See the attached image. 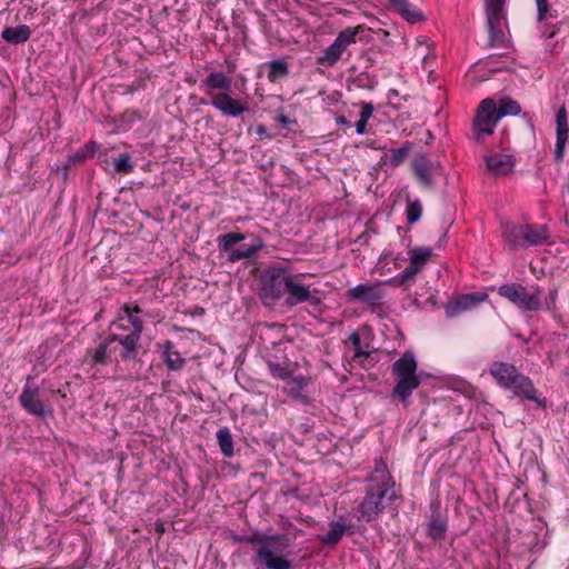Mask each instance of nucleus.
I'll list each match as a JSON object with an SVG mask.
<instances>
[{
    "label": "nucleus",
    "mask_w": 569,
    "mask_h": 569,
    "mask_svg": "<svg viewBox=\"0 0 569 569\" xmlns=\"http://www.w3.org/2000/svg\"><path fill=\"white\" fill-rule=\"evenodd\" d=\"M397 498L395 481L382 460L376 461L372 475L368 478V487L359 512L361 519L370 522Z\"/></svg>",
    "instance_id": "nucleus-1"
},
{
    "label": "nucleus",
    "mask_w": 569,
    "mask_h": 569,
    "mask_svg": "<svg viewBox=\"0 0 569 569\" xmlns=\"http://www.w3.org/2000/svg\"><path fill=\"white\" fill-rule=\"evenodd\" d=\"M489 372L501 388L511 391L515 397L536 402L542 408L546 407V399L538 396L531 379L519 372L512 363L495 361L491 363Z\"/></svg>",
    "instance_id": "nucleus-2"
},
{
    "label": "nucleus",
    "mask_w": 569,
    "mask_h": 569,
    "mask_svg": "<svg viewBox=\"0 0 569 569\" xmlns=\"http://www.w3.org/2000/svg\"><path fill=\"white\" fill-rule=\"evenodd\" d=\"M210 98V103L223 116L239 117L247 108L237 99L232 98V79L222 72H211L201 82Z\"/></svg>",
    "instance_id": "nucleus-3"
},
{
    "label": "nucleus",
    "mask_w": 569,
    "mask_h": 569,
    "mask_svg": "<svg viewBox=\"0 0 569 569\" xmlns=\"http://www.w3.org/2000/svg\"><path fill=\"white\" fill-rule=\"evenodd\" d=\"M392 373L397 377V383L393 388V396H397L402 402H406L413 390L420 386V378L417 376V361L412 353L406 352L401 358L393 362Z\"/></svg>",
    "instance_id": "nucleus-4"
},
{
    "label": "nucleus",
    "mask_w": 569,
    "mask_h": 569,
    "mask_svg": "<svg viewBox=\"0 0 569 569\" xmlns=\"http://www.w3.org/2000/svg\"><path fill=\"white\" fill-rule=\"evenodd\" d=\"M499 120L496 101L491 98L482 100L477 108L472 122L475 140L481 142L487 136L492 134Z\"/></svg>",
    "instance_id": "nucleus-5"
},
{
    "label": "nucleus",
    "mask_w": 569,
    "mask_h": 569,
    "mask_svg": "<svg viewBox=\"0 0 569 569\" xmlns=\"http://www.w3.org/2000/svg\"><path fill=\"white\" fill-rule=\"evenodd\" d=\"M363 31L361 26L348 27L341 30L335 41L323 50L318 62L326 67H333L342 58L343 52L357 42V36Z\"/></svg>",
    "instance_id": "nucleus-6"
},
{
    "label": "nucleus",
    "mask_w": 569,
    "mask_h": 569,
    "mask_svg": "<svg viewBox=\"0 0 569 569\" xmlns=\"http://www.w3.org/2000/svg\"><path fill=\"white\" fill-rule=\"evenodd\" d=\"M506 0H485V11L489 31V44L491 47L500 46L505 41L502 22L506 19Z\"/></svg>",
    "instance_id": "nucleus-7"
},
{
    "label": "nucleus",
    "mask_w": 569,
    "mask_h": 569,
    "mask_svg": "<svg viewBox=\"0 0 569 569\" xmlns=\"http://www.w3.org/2000/svg\"><path fill=\"white\" fill-rule=\"evenodd\" d=\"M499 287V293L523 310H538L542 307L543 297L538 288Z\"/></svg>",
    "instance_id": "nucleus-8"
},
{
    "label": "nucleus",
    "mask_w": 569,
    "mask_h": 569,
    "mask_svg": "<svg viewBox=\"0 0 569 569\" xmlns=\"http://www.w3.org/2000/svg\"><path fill=\"white\" fill-rule=\"evenodd\" d=\"M411 168L423 188H431L435 182V177L442 173L440 162L432 161L425 154L416 156L411 161Z\"/></svg>",
    "instance_id": "nucleus-9"
},
{
    "label": "nucleus",
    "mask_w": 569,
    "mask_h": 569,
    "mask_svg": "<svg viewBox=\"0 0 569 569\" xmlns=\"http://www.w3.org/2000/svg\"><path fill=\"white\" fill-rule=\"evenodd\" d=\"M31 378L27 379L26 387L19 397L21 407L30 415L43 417L46 413V406L39 398V388L30 385Z\"/></svg>",
    "instance_id": "nucleus-10"
},
{
    "label": "nucleus",
    "mask_w": 569,
    "mask_h": 569,
    "mask_svg": "<svg viewBox=\"0 0 569 569\" xmlns=\"http://www.w3.org/2000/svg\"><path fill=\"white\" fill-rule=\"evenodd\" d=\"M432 257V249L427 247H415L408 251L409 266L405 268L403 279L409 281L420 272Z\"/></svg>",
    "instance_id": "nucleus-11"
},
{
    "label": "nucleus",
    "mask_w": 569,
    "mask_h": 569,
    "mask_svg": "<svg viewBox=\"0 0 569 569\" xmlns=\"http://www.w3.org/2000/svg\"><path fill=\"white\" fill-rule=\"evenodd\" d=\"M488 295L482 291L466 293L453 298L446 307V315L455 317L461 311L473 308L485 301Z\"/></svg>",
    "instance_id": "nucleus-12"
},
{
    "label": "nucleus",
    "mask_w": 569,
    "mask_h": 569,
    "mask_svg": "<svg viewBox=\"0 0 569 569\" xmlns=\"http://www.w3.org/2000/svg\"><path fill=\"white\" fill-rule=\"evenodd\" d=\"M556 147H555V159L560 162L565 156L566 143L569 139V124L567 120V110L562 106L558 109L556 114Z\"/></svg>",
    "instance_id": "nucleus-13"
},
{
    "label": "nucleus",
    "mask_w": 569,
    "mask_h": 569,
    "mask_svg": "<svg viewBox=\"0 0 569 569\" xmlns=\"http://www.w3.org/2000/svg\"><path fill=\"white\" fill-rule=\"evenodd\" d=\"M486 168L489 174L501 177L513 172L515 159L511 154L493 153L485 157Z\"/></svg>",
    "instance_id": "nucleus-14"
},
{
    "label": "nucleus",
    "mask_w": 569,
    "mask_h": 569,
    "mask_svg": "<svg viewBox=\"0 0 569 569\" xmlns=\"http://www.w3.org/2000/svg\"><path fill=\"white\" fill-rule=\"evenodd\" d=\"M287 547H278V548H256V559L253 561L257 563H264L267 569H292L291 562L283 558L282 556H277L274 551H282Z\"/></svg>",
    "instance_id": "nucleus-15"
},
{
    "label": "nucleus",
    "mask_w": 569,
    "mask_h": 569,
    "mask_svg": "<svg viewBox=\"0 0 569 569\" xmlns=\"http://www.w3.org/2000/svg\"><path fill=\"white\" fill-rule=\"evenodd\" d=\"M241 541H246L257 548H278L289 547L290 539L288 536H268L261 532H254L250 536H243L240 538Z\"/></svg>",
    "instance_id": "nucleus-16"
},
{
    "label": "nucleus",
    "mask_w": 569,
    "mask_h": 569,
    "mask_svg": "<svg viewBox=\"0 0 569 569\" xmlns=\"http://www.w3.org/2000/svg\"><path fill=\"white\" fill-rule=\"evenodd\" d=\"M264 247V242L256 234H249V251H240L238 248L224 250L221 253L226 254L228 262H236L241 259H249Z\"/></svg>",
    "instance_id": "nucleus-17"
},
{
    "label": "nucleus",
    "mask_w": 569,
    "mask_h": 569,
    "mask_svg": "<svg viewBox=\"0 0 569 569\" xmlns=\"http://www.w3.org/2000/svg\"><path fill=\"white\" fill-rule=\"evenodd\" d=\"M310 379L305 376L290 377L286 381L284 392L292 399L302 405L309 402V397L303 393V390L309 386Z\"/></svg>",
    "instance_id": "nucleus-18"
},
{
    "label": "nucleus",
    "mask_w": 569,
    "mask_h": 569,
    "mask_svg": "<svg viewBox=\"0 0 569 569\" xmlns=\"http://www.w3.org/2000/svg\"><path fill=\"white\" fill-rule=\"evenodd\" d=\"M350 299L369 306H377L382 299V292L378 287H351L348 291Z\"/></svg>",
    "instance_id": "nucleus-19"
},
{
    "label": "nucleus",
    "mask_w": 569,
    "mask_h": 569,
    "mask_svg": "<svg viewBox=\"0 0 569 569\" xmlns=\"http://www.w3.org/2000/svg\"><path fill=\"white\" fill-rule=\"evenodd\" d=\"M309 287H284L286 297L283 305L292 307L300 302L308 301L311 306L320 303V299L310 295Z\"/></svg>",
    "instance_id": "nucleus-20"
},
{
    "label": "nucleus",
    "mask_w": 569,
    "mask_h": 569,
    "mask_svg": "<svg viewBox=\"0 0 569 569\" xmlns=\"http://www.w3.org/2000/svg\"><path fill=\"white\" fill-rule=\"evenodd\" d=\"M390 7L410 23L425 20L423 13L408 0H388Z\"/></svg>",
    "instance_id": "nucleus-21"
},
{
    "label": "nucleus",
    "mask_w": 569,
    "mask_h": 569,
    "mask_svg": "<svg viewBox=\"0 0 569 569\" xmlns=\"http://www.w3.org/2000/svg\"><path fill=\"white\" fill-rule=\"evenodd\" d=\"M161 348L162 359L169 370L178 371L184 367L186 360L180 356L179 351L176 349V346L171 340H166L162 343Z\"/></svg>",
    "instance_id": "nucleus-22"
},
{
    "label": "nucleus",
    "mask_w": 569,
    "mask_h": 569,
    "mask_svg": "<svg viewBox=\"0 0 569 569\" xmlns=\"http://www.w3.org/2000/svg\"><path fill=\"white\" fill-rule=\"evenodd\" d=\"M522 239L523 248L542 244L548 239V228L546 226L525 224Z\"/></svg>",
    "instance_id": "nucleus-23"
},
{
    "label": "nucleus",
    "mask_w": 569,
    "mask_h": 569,
    "mask_svg": "<svg viewBox=\"0 0 569 569\" xmlns=\"http://www.w3.org/2000/svg\"><path fill=\"white\" fill-rule=\"evenodd\" d=\"M502 228V237L505 241L516 248V247H522V234L525 230V224H517L513 222H503L501 224Z\"/></svg>",
    "instance_id": "nucleus-24"
},
{
    "label": "nucleus",
    "mask_w": 569,
    "mask_h": 569,
    "mask_svg": "<svg viewBox=\"0 0 569 569\" xmlns=\"http://www.w3.org/2000/svg\"><path fill=\"white\" fill-rule=\"evenodd\" d=\"M347 528V523L343 520L331 521L328 532L318 536V539L323 545L335 546L341 540Z\"/></svg>",
    "instance_id": "nucleus-25"
},
{
    "label": "nucleus",
    "mask_w": 569,
    "mask_h": 569,
    "mask_svg": "<svg viewBox=\"0 0 569 569\" xmlns=\"http://www.w3.org/2000/svg\"><path fill=\"white\" fill-rule=\"evenodd\" d=\"M412 148H413V143L410 141H406L402 144V147H400L398 149H391L388 153H385L381 157L380 162L382 164L390 163L391 167H393V168L399 167L405 161V159L408 157V154L411 152Z\"/></svg>",
    "instance_id": "nucleus-26"
},
{
    "label": "nucleus",
    "mask_w": 569,
    "mask_h": 569,
    "mask_svg": "<svg viewBox=\"0 0 569 569\" xmlns=\"http://www.w3.org/2000/svg\"><path fill=\"white\" fill-rule=\"evenodd\" d=\"M31 30L27 24H20L17 27L4 28L1 32V37L9 43L19 44L24 43L29 40Z\"/></svg>",
    "instance_id": "nucleus-27"
},
{
    "label": "nucleus",
    "mask_w": 569,
    "mask_h": 569,
    "mask_svg": "<svg viewBox=\"0 0 569 569\" xmlns=\"http://www.w3.org/2000/svg\"><path fill=\"white\" fill-rule=\"evenodd\" d=\"M284 287H259L258 296L268 307H273L283 298Z\"/></svg>",
    "instance_id": "nucleus-28"
},
{
    "label": "nucleus",
    "mask_w": 569,
    "mask_h": 569,
    "mask_svg": "<svg viewBox=\"0 0 569 569\" xmlns=\"http://www.w3.org/2000/svg\"><path fill=\"white\" fill-rule=\"evenodd\" d=\"M118 336L110 335L108 338L101 341L92 353V363L106 365L109 361V347L112 342H116Z\"/></svg>",
    "instance_id": "nucleus-29"
},
{
    "label": "nucleus",
    "mask_w": 569,
    "mask_h": 569,
    "mask_svg": "<svg viewBox=\"0 0 569 569\" xmlns=\"http://www.w3.org/2000/svg\"><path fill=\"white\" fill-rule=\"evenodd\" d=\"M217 439L219 447L221 449V452L224 457H232L233 456V440L230 430L224 427L220 428L217 431Z\"/></svg>",
    "instance_id": "nucleus-30"
},
{
    "label": "nucleus",
    "mask_w": 569,
    "mask_h": 569,
    "mask_svg": "<svg viewBox=\"0 0 569 569\" xmlns=\"http://www.w3.org/2000/svg\"><path fill=\"white\" fill-rule=\"evenodd\" d=\"M289 73L288 63L283 60H272L269 62L268 79L270 82H276L279 79L287 77Z\"/></svg>",
    "instance_id": "nucleus-31"
},
{
    "label": "nucleus",
    "mask_w": 569,
    "mask_h": 569,
    "mask_svg": "<svg viewBox=\"0 0 569 569\" xmlns=\"http://www.w3.org/2000/svg\"><path fill=\"white\" fill-rule=\"evenodd\" d=\"M247 237L243 233L239 232H228L222 236L218 237V246L220 252L224 250H229L231 248H234V246L243 240H246Z\"/></svg>",
    "instance_id": "nucleus-32"
},
{
    "label": "nucleus",
    "mask_w": 569,
    "mask_h": 569,
    "mask_svg": "<svg viewBox=\"0 0 569 569\" xmlns=\"http://www.w3.org/2000/svg\"><path fill=\"white\" fill-rule=\"evenodd\" d=\"M267 284H296L282 269L270 268L266 272Z\"/></svg>",
    "instance_id": "nucleus-33"
},
{
    "label": "nucleus",
    "mask_w": 569,
    "mask_h": 569,
    "mask_svg": "<svg viewBox=\"0 0 569 569\" xmlns=\"http://www.w3.org/2000/svg\"><path fill=\"white\" fill-rule=\"evenodd\" d=\"M497 112L500 119L506 116H517L521 112V107L516 100L502 99L499 107L497 106Z\"/></svg>",
    "instance_id": "nucleus-34"
},
{
    "label": "nucleus",
    "mask_w": 569,
    "mask_h": 569,
    "mask_svg": "<svg viewBox=\"0 0 569 569\" xmlns=\"http://www.w3.org/2000/svg\"><path fill=\"white\" fill-rule=\"evenodd\" d=\"M422 214V203L419 199H407V207H406V216L407 221L410 224H413L419 221Z\"/></svg>",
    "instance_id": "nucleus-35"
},
{
    "label": "nucleus",
    "mask_w": 569,
    "mask_h": 569,
    "mask_svg": "<svg viewBox=\"0 0 569 569\" xmlns=\"http://www.w3.org/2000/svg\"><path fill=\"white\" fill-rule=\"evenodd\" d=\"M447 531V525L440 517H435L428 525V535L433 540H441Z\"/></svg>",
    "instance_id": "nucleus-36"
},
{
    "label": "nucleus",
    "mask_w": 569,
    "mask_h": 569,
    "mask_svg": "<svg viewBox=\"0 0 569 569\" xmlns=\"http://www.w3.org/2000/svg\"><path fill=\"white\" fill-rule=\"evenodd\" d=\"M139 340V335L136 332H132L124 337H118L116 341H118L120 345H122L126 349V353L123 355L124 358H129L130 355L136 350L137 343Z\"/></svg>",
    "instance_id": "nucleus-37"
},
{
    "label": "nucleus",
    "mask_w": 569,
    "mask_h": 569,
    "mask_svg": "<svg viewBox=\"0 0 569 569\" xmlns=\"http://www.w3.org/2000/svg\"><path fill=\"white\" fill-rule=\"evenodd\" d=\"M132 170L133 164L128 153H121L117 159H114V171L117 173L128 174L132 172Z\"/></svg>",
    "instance_id": "nucleus-38"
},
{
    "label": "nucleus",
    "mask_w": 569,
    "mask_h": 569,
    "mask_svg": "<svg viewBox=\"0 0 569 569\" xmlns=\"http://www.w3.org/2000/svg\"><path fill=\"white\" fill-rule=\"evenodd\" d=\"M349 340L353 347V350H355V355H353V358L355 359H359V358H362V357H368L369 356V352L368 351H365L361 347V339H360V336L358 332H352L349 337Z\"/></svg>",
    "instance_id": "nucleus-39"
},
{
    "label": "nucleus",
    "mask_w": 569,
    "mask_h": 569,
    "mask_svg": "<svg viewBox=\"0 0 569 569\" xmlns=\"http://www.w3.org/2000/svg\"><path fill=\"white\" fill-rule=\"evenodd\" d=\"M268 367L273 378L287 381L291 377L290 371L287 368L280 366L279 363L268 362Z\"/></svg>",
    "instance_id": "nucleus-40"
},
{
    "label": "nucleus",
    "mask_w": 569,
    "mask_h": 569,
    "mask_svg": "<svg viewBox=\"0 0 569 569\" xmlns=\"http://www.w3.org/2000/svg\"><path fill=\"white\" fill-rule=\"evenodd\" d=\"M537 4V19L538 21H542L546 19L547 12L549 10V3L548 0H536Z\"/></svg>",
    "instance_id": "nucleus-41"
},
{
    "label": "nucleus",
    "mask_w": 569,
    "mask_h": 569,
    "mask_svg": "<svg viewBox=\"0 0 569 569\" xmlns=\"http://www.w3.org/2000/svg\"><path fill=\"white\" fill-rule=\"evenodd\" d=\"M373 113V106L371 103H362L361 111H360V118L361 120H368L371 118Z\"/></svg>",
    "instance_id": "nucleus-42"
},
{
    "label": "nucleus",
    "mask_w": 569,
    "mask_h": 569,
    "mask_svg": "<svg viewBox=\"0 0 569 569\" xmlns=\"http://www.w3.org/2000/svg\"><path fill=\"white\" fill-rule=\"evenodd\" d=\"M97 149H98V144L96 142L91 141L88 144H86L83 150H81L77 153V158L84 159L86 152H93Z\"/></svg>",
    "instance_id": "nucleus-43"
},
{
    "label": "nucleus",
    "mask_w": 569,
    "mask_h": 569,
    "mask_svg": "<svg viewBox=\"0 0 569 569\" xmlns=\"http://www.w3.org/2000/svg\"><path fill=\"white\" fill-rule=\"evenodd\" d=\"M367 121L359 119L356 122V132L358 134H363L366 132Z\"/></svg>",
    "instance_id": "nucleus-44"
},
{
    "label": "nucleus",
    "mask_w": 569,
    "mask_h": 569,
    "mask_svg": "<svg viewBox=\"0 0 569 569\" xmlns=\"http://www.w3.org/2000/svg\"><path fill=\"white\" fill-rule=\"evenodd\" d=\"M277 121L284 128L288 127L290 123L289 119L284 114H279L277 117Z\"/></svg>",
    "instance_id": "nucleus-45"
},
{
    "label": "nucleus",
    "mask_w": 569,
    "mask_h": 569,
    "mask_svg": "<svg viewBox=\"0 0 569 569\" xmlns=\"http://www.w3.org/2000/svg\"><path fill=\"white\" fill-rule=\"evenodd\" d=\"M336 121L340 126L351 127L350 121L345 116H339Z\"/></svg>",
    "instance_id": "nucleus-46"
},
{
    "label": "nucleus",
    "mask_w": 569,
    "mask_h": 569,
    "mask_svg": "<svg viewBox=\"0 0 569 569\" xmlns=\"http://www.w3.org/2000/svg\"><path fill=\"white\" fill-rule=\"evenodd\" d=\"M257 133L260 134V136L266 133V128L263 126H259L257 128Z\"/></svg>",
    "instance_id": "nucleus-47"
},
{
    "label": "nucleus",
    "mask_w": 569,
    "mask_h": 569,
    "mask_svg": "<svg viewBox=\"0 0 569 569\" xmlns=\"http://www.w3.org/2000/svg\"><path fill=\"white\" fill-rule=\"evenodd\" d=\"M240 251H249V243H246L243 246H241L240 248H238Z\"/></svg>",
    "instance_id": "nucleus-48"
},
{
    "label": "nucleus",
    "mask_w": 569,
    "mask_h": 569,
    "mask_svg": "<svg viewBox=\"0 0 569 569\" xmlns=\"http://www.w3.org/2000/svg\"><path fill=\"white\" fill-rule=\"evenodd\" d=\"M390 96H397V91H396V90H390V92H389V97H390Z\"/></svg>",
    "instance_id": "nucleus-49"
},
{
    "label": "nucleus",
    "mask_w": 569,
    "mask_h": 569,
    "mask_svg": "<svg viewBox=\"0 0 569 569\" xmlns=\"http://www.w3.org/2000/svg\"><path fill=\"white\" fill-rule=\"evenodd\" d=\"M567 190H568V192H569V182L567 183Z\"/></svg>",
    "instance_id": "nucleus-50"
}]
</instances>
